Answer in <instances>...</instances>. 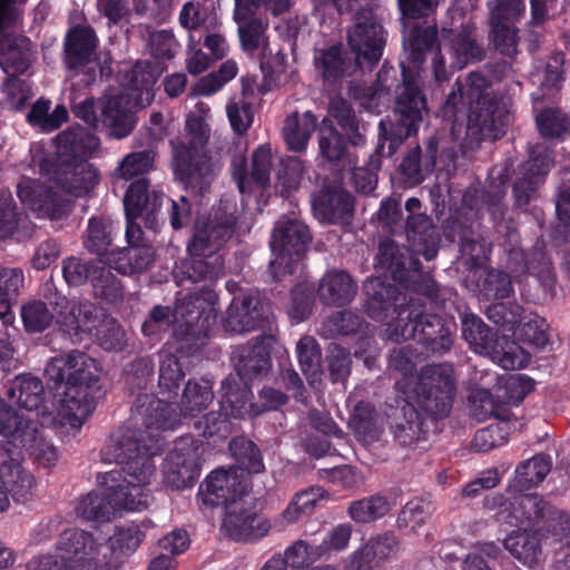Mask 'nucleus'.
<instances>
[{
	"mask_svg": "<svg viewBox=\"0 0 570 570\" xmlns=\"http://www.w3.org/2000/svg\"><path fill=\"white\" fill-rule=\"evenodd\" d=\"M236 204L222 199L207 218H199L188 244V258L181 262L180 282L204 283L186 294L179 293L175 307L155 306L141 331L154 337L174 327V336L183 344L177 348L191 353L204 344L217 317L218 296L213 284L224 275V246L230 239L236 224Z\"/></svg>",
	"mask_w": 570,
	"mask_h": 570,
	"instance_id": "obj_1",
	"label": "nucleus"
},
{
	"mask_svg": "<svg viewBox=\"0 0 570 570\" xmlns=\"http://www.w3.org/2000/svg\"><path fill=\"white\" fill-rule=\"evenodd\" d=\"M45 372L62 390L57 400L56 414L47 413L45 406L40 407L43 384L29 374L18 375L8 386L10 405L26 410L27 413L20 414L31 417L38 425L53 423L78 430L92 413L96 399L101 396L97 362L82 352L73 351L51 360Z\"/></svg>",
	"mask_w": 570,
	"mask_h": 570,
	"instance_id": "obj_2",
	"label": "nucleus"
},
{
	"mask_svg": "<svg viewBox=\"0 0 570 570\" xmlns=\"http://www.w3.org/2000/svg\"><path fill=\"white\" fill-rule=\"evenodd\" d=\"M399 2L402 13L406 18L403 47L407 55V61L401 62L403 83L399 88L394 110L397 120L382 119L379 126L380 139L390 141L389 154H393L406 138L416 134L423 114L428 111L426 99L415 75L424 61L426 52H433L432 66L435 81L443 82L449 79L442 49L433 51L436 40L435 28L421 29L409 22L410 19L433 13L439 0H399Z\"/></svg>",
	"mask_w": 570,
	"mask_h": 570,
	"instance_id": "obj_3",
	"label": "nucleus"
},
{
	"mask_svg": "<svg viewBox=\"0 0 570 570\" xmlns=\"http://www.w3.org/2000/svg\"><path fill=\"white\" fill-rule=\"evenodd\" d=\"M129 429H117L101 449V459L121 465L98 478L104 493H89L81 498L77 514L87 521L106 522L119 511H140L149 503L147 487L155 473L153 460L142 454L140 445L129 436Z\"/></svg>",
	"mask_w": 570,
	"mask_h": 570,
	"instance_id": "obj_4",
	"label": "nucleus"
},
{
	"mask_svg": "<svg viewBox=\"0 0 570 570\" xmlns=\"http://www.w3.org/2000/svg\"><path fill=\"white\" fill-rule=\"evenodd\" d=\"M405 209L410 213L405 227L410 247H401L392 240L382 242L376 256V267L383 272L384 278L371 277L364 285L367 296L366 313L374 320H383L386 312L395 307L401 294L396 285L409 289L412 287L410 282L421 276L416 256L422 255L426 261H431L438 254L440 237L436 228L429 216L415 214L421 209L420 199L409 198Z\"/></svg>",
	"mask_w": 570,
	"mask_h": 570,
	"instance_id": "obj_5",
	"label": "nucleus"
},
{
	"mask_svg": "<svg viewBox=\"0 0 570 570\" xmlns=\"http://www.w3.org/2000/svg\"><path fill=\"white\" fill-rule=\"evenodd\" d=\"M213 384L209 381H188L179 404L176 406L153 394H139L128 423L120 429H129V436L140 445L142 454L153 456L161 450L159 431L174 430L183 419L196 416L213 402Z\"/></svg>",
	"mask_w": 570,
	"mask_h": 570,
	"instance_id": "obj_6",
	"label": "nucleus"
},
{
	"mask_svg": "<svg viewBox=\"0 0 570 570\" xmlns=\"http://www.w3.org/2000/svg\"><path fill=\"white\" fill-rule=\"evenodd\" d=\"M414 395L404 407L406 422L396 431L401 444L425 439L435 420L449 415L455 394L453 368L449 364L423 367L413 389Z\"/></svg>",
	"mask_w": 570,
	"mask_h": 570,
	"instance_id": "obj_7",
	"label": "nucleus"
},
{
	"mask_svg": "<svg viewBox=\"0 0 570 570\" xmlns=\"http://www.w3.org/2000/svg\"><path fill=\"white\" fill-rule=\"evenodd\" d=\"M210 108L198 101L186 119L185 136L171 141L176 177L191 191L202 194L223 166V147H207L210 129L207 119Z\"/></svg>",
	"mask_w": 570,
	"mask_h": 570,
	"instance_id": "obj_8",
	"label": "nucleus"
},
{
	"mask_svg": "<svg viewBox=\"0 0 570 570\" xmlns=\"http://www.w3.org/2000/svg\"><path fill=\"white\" fill-rule=\"evenodd\" d=\"M161 70L151 62H137L130 71L125 92L106 97L101 101L99 122L110 137H127L136 124L135 109L149 106L154 99V86Z\"/></svg>",
	"mask_w": 570,
	"mask_h": 570,
	"instance_id": "obj_9",
	"label": "nucleus"
},
{
	"mask_svg": "<svg viewBox=\"0 0 570 570\" xmlns=\"http://www.w3.org/2000/svg\"><path fill=\"white\" fill-rule=\"evenodd\" d=\"M458 91H452L446 105L469 107L468 134L480 135L481 140H497L504 135L510 116L488 92L489 82L479 72H471L464 80H456Z\"/></svg>",
	"mask_w": 570,
	"mask_h": 570,
	"instance_id": "obj_10",
	"label": "nucleus"
},
{
	"mask_svg": "<svg viewBox=\"0 0 570 570\" xmlns=\"http://www.w3.org/2000/svg\"><path fill=\"white\" fill-rule=\"evenodd\" d=\"M396 321L389 323L385 335L391 341L414 340L433 354L442 355L453 344L455 323L436 314L426 313L421 298H411L406 306H400Z\"/></svg>",
	"mask_w": 570,
	"mask_h": 570,
	"instance_id": "obj_11",
	"label": "nucleus"
},
{
	"mask_svg": "<svg viewBox=\"0 0 570 570\" xmlns=\"http://www.w3.org/2000/svg\"><path fill=\"white\" fill-rule=\"evenodd\" d=\"M56 140L58 154L67 163L61 188L73 196L89 193L98 184L99 176L87 158L99 148V138L88 129L72 127L60 132Z\"/></svg>",
	"mask_w": 570,
	"mask_h": 570,
	"instance_id": "obj_12",
	"label": "nucleus"
},
{
	"mask_svg": "<svg viewBox=\"0 0 570 570\" xmlns=\"http://www.w3.org/2000/svg\"><path fill=\"white\" fill-rule=\"evenodd\" d=\"M68 309V315H60L59 322L70 336L82 341L88 337L107 351L121 350L125 344V332L112 317L89 302L78 303L63 299L60 303Z\"/></svg>",
	"mask_w": 570,
	"mask_h": 570,
	"instance_id": "obj_13",
	"label": "nucleus"
},
{
	"mask_svg": "<svg viewBox=\"0 0 570 570\" xmlns=\"http://www.w3.org/2000/svg\"><path fill=\"white\" fill-rule=\"evenodd\" d=\"M220 391L222 413H207L195 423V429L204 436L226 438L229 431L227 417L244 419L263 413L258 404L248 402L252 394L248 381H240L238 376L230 374L223 381Z\"/></svg>",
	"mask_w": 570,
	"mask_h": 570,
	"instance_id": "obj_14",
	"label": "nucleus"
},
{
	"mask_svg": "<svg viewBox=\"0 0 570 570\" xmlns=\"http://www.w3.org/2000/svg\"><path fill=\"white\" fill-rule=\"evenodd\" d=\"M0 435L12 448H24L40 464L49 466L58 459L56 448L43 436L31 417L13 411L10 404L0 400Z\"/></svg>",
	"mask_w": 570,
	"mask_h": 570,
	"instance_id": "obj_15",
	"label": "nucleus"
},
{
	"mask_svg": "<svg viewBox=\"0 0 570 570\" xmlns=\"http://www.w3.org/2000/svg\"><path fill=\"white\" fill-rule=\"evenodd\" d=\"M97 542L94 537L78 529H69L60 534L57 554L40 556L28 562V570H71L82 568L94 561Z\"/></svg>",
	"mask_w": 570,
	"mask_h": 570,
	"instance_id": "obj_16",
	"label": "nucleus"
},
{
	"mask_svg": "<svg viewBox=\"0 0 570 570\" xmlns=\"http://www.w3.org/2000/svg\"><path fill=\"white\" fill-rule=\"evenodd\" d=\"M355 23L348 30L347 43L355 53L358 65L366 61L371 65L376 63L385 46V35L383 27L377 21L373 11L371 0H356Z\"/></svg>",
	"mask_w": 570,
	"mask_h": 570,
	"instance_id": "obj_17",
	"label": "nucleus"
},
{
	"mask_svg": "<svg viewBox=\"0 0 570 570\" xmlns=\"http://www.w3.org/2000/svg\"><path fill=\"white\" fill-rule=\"evenodd\" d=\"M462 335L475 353L490 355L493 361L505 370L525 367L530 362V354L515 343L509 344L507 348L500 352L491 330L480 317L473 314L464 315L462 320Z\"/></svg>",
	"mask_w": 570,
	"mask_h": 570,
	"instance_id": "obj_18",
	"label": "nucleus"
},
{
	"mask_svg": "<svg viewBox=\"0 0 570 570\" xmlns=\"http://www.w3.org/2000/svg\"><path fill=\"white\" fill-rule=\"evenodd\" d=\"M312 237L308 227L297 218L282 217L274 228L271 248L274 258L271 268L274 273L283 269L292 274Z\"/></svg>",
	"mask_w": 570,
	"mask_h": 570,
	"instance_id": "obj_19",
	"label": "nucleus"
},
{
	"mask_svg": "<svg viewBox=\"0 0 570 570\" xmlns=\"http://www.w3.org/2000/svg\"><path fill=\"white\" fill-rule=\"evenodd\" d=\"M202 454L198 440L191 436L177 440L161 465L164 483L173 490L191 487L200 474Z\"/></svg>",
	"mask_w": 570,
	"mask_h": 570,
	"instance_id": "obj_20",
	"label": "nucleus"
},
{
	"mask_svg": "<svg viewBox=\"0 0 570 570\" xmlns=\"http://www.w3.org/2000/svg\"><path fill=\"white\" fill-rule=\"evenodd\" d=\"M164 196L161 191H149L146 178H138L129 185L124 198L128 243L141 238V227L136 219L141 218L147 228L155 229L157 227L156 213L161 207Z\"/></svg>",
	"mask_w": 570,
	"mask_h": 570,
	"instance_id": "obj_21",
	"label": "nucleus"
},
{
	"mask_svg": "<svg viewBox=\"0 0 570 570\" xmlns=\"http://www.w3.org/2000/svg\"><path fill=\"white\" fill-rule=\"evenodd\" d=\"M248 491V480L238 474L236 469H217L199 485L197 493L198 505L202 509H213L219 505H235Z\"/></svg>",
	"mask_w": 570,
	"mask_h": 570,
	"instance_id": "obj_22",
	"label": "nucleus"
},
{
	"mask_svg": "<svg viewBox=\"0 0 570 570\" xmlns=\"http://www.w3.org/2000/svg\"><path fill=\"white\" fill-rule=\"evenodd\" d=\"M14 2L26 0H0V66L10 76L22 73L31 61V42L26 37H11L6 29L14 20Z\"/></svg>",
	"mask_w": 570,
	"mask_h": 570,
	"instance_id": "obj_23",
	"label": "nucleus"
},
{
	"mask_svg": "<svg viewBox=\"0 0 570 570\" xmlns=\"http://www.w3.org/2000/svg\"><path fill=\"white\" fill-rule=\"evenodd\" d=\"M552 164V151L547 141L535 144L530 149V157L520 166L513 185L517 206L523 207L530 202L537 189L543 184Z\"/></svg>",
	"mask_w": 570,
	"mask_h": 570,
	"instance_id": "obj_24",
	"label": "nucleus"
},
{
	"mask_svg": "<svg viewBox=\"0 0 570 570\" xmlns=\"http://www.w3.org/2000/svg\"><path fill=\"white\" fill-rule=\"evenodd\" d=\"M62 275L71 286L85 284L91 281L97 295L115 302L122 297L120 282L106 267H94L88 262L77 257H69L62 263Z\"/></svg>",
	"mask_w": 570,
	"mask_h": 570,
	"instance_id": "obj_25",
	"label": "nucleus"
},
{
	"mask_svg": "<svg viewBox=\"0 0 570 570\" xmlns=\"http://www.w3.org/2000/svg\"><path fill=\"white\" fill-rule=\"evenodd\" d=\"M17 194L21 203L37 217L59 219L68 212L66 199L38 180L22 178L18 184Z\"/></svg>",
	"mask_w": 570,
	"mask_h": 570,
	"instance_id": "obj_26",
	"label": "nucleus"
},
{
	"mask_svg": "<svg viewBox=\"0 0 570 570\" xmlns=\"http://www.w3.org/2000/svg\"><path fill=\"white\" fill-rule=\"evenodd\" d=\"M271 529L268 520L246 508L240 501L228 505L222 522V532L235 541H254L265 537Z\"/></svg>",
	"mask_w": 570,
	"mask_h": 570,
	"instance_id": "obj_27",
	"label": "nucleus"
},
{
	"mask_svg": "<svg viewBox=\"0 0 570 570\" xmlns=\"http://www.w3.org/2000/svg\"><path fill=\"white\" fill-rule=\"evenodd\" d=\"M443 40L446 41L443 47L448 48L454 69H462L484 57V49L476 39L475 23L471 19L462 22L460 30H443Z\"/></svg>",
	"mask_w": 570,
	"mask_h": 570,
	"instance_id": "obj_28",
	"label": "nucleus"
},
{
	"mask_svg": "<svg viewBox=\"0 0 570 570\" xmlns=\"http://www.w3.org/2000/svg\"><path fill=\"white\" fill-rule=\"evenodd\" d=\"M24 448H10L0 451V481L17 501L28 498L33 488V476L21 466L20 454Z\"/></svg>",
	"mask_w": 570,
	"mask_h": 570,
	"instance_id": "obj_29",
	"label": "nucleus"
},
{
	"mask_svg": "<svg viewBox=\"0 0 570 570\" xmlns=\"http://www.w3.org/2000/svg\"><path fill=\"white\" fill-rule=\"evenodd\" d=\"M399 549L400 542L393 532L374 535L351 556L350 570H372L374 564L395 557Z\"/></svg>",
	"mask_w": 570,
	"mask_h": 570,
	"instance_id": "obj_30",
	"label": "nucleus"
},
{
	"mask_svg": "<svg viewBox=\"0 0 570 570\" xmlns=\"http://www.w3.org/2000/svg\"><path fill=\"white\" fill-rule=\"evenodd\" d=\"M264 318V303L255 293L233 298L225 321L229 332L242 333L256 328Z\"/></svg>",
	"mask_w": 570,
	"mask_h": 570,
	"instance_id": "obj_31",
	"label": "nucleus"
},
{
	"mask_svg": "<svg viewBox=\"0 0 570 570\" xmlns=\"http://www.w3.org/2000/svg\"><path fill=\"white\" fill-rule=\"evenodd\" d=\"M353 197L340 188H324L312 198L314 216L326 223H344L353 215Z\"/></svg>",
	"mask_w": 570,
	"mask_h": 570,
	"instance_id": "obj_32",
	"label": "nucleus"
},
{
	"mask_svg": "<svg viewBox=\"0 0 570 570\" xmlns=\"http://www.w3.org/2000/svg\"><path fill=\"white\" fill-rule=\"evenodd\" d=\"M272 149L269 146H259L252 159V170L245 175V158L238 157L233 160L234 177L242 194L253 191L254 187L264 188L269 183L272 168Z\"/></svg>",
	"mask_w": 570,
	"mask_h": 570,
	"instance_id": "obj_33",
	"label": "nucleus"
},
{
	"mask_svg": "<svg viewBox=\"0 0 570 570\" xmlns=\"http://www.w3.org/2000/svg\"><path fill=\"white\" fill-rule=\"evenodd\" d=\"M271 340L272 337H257L253 343L239 348L238 354L234 356V376L249 382L254 376L267 372L271 365Z\"/></svg>",
	"mask_w": 570,
	"mask_h": 570,
	"instance_id": "obj_34",
	"label": "nucleus"
},
{
	"mask_svg": "<svg viewBox=\"0 0 570 570\" xmlns=\"http://www.w3.org/2000/svg\"><path fill=\"white\" fill-rule=\"evenodd\" d=\"M357 291L356 283L345 271L327 272L318 286V296L328 305H345L350 303Z\"/></svg>",
	"mask_w": 570,
	"mask_h": 570,
	"instance_id": "obj_35",
	"label": "nucleus"
},
{
	"mask_svg": "<svg viewBox=\"0 0 570 570\" xmlns=\"http://www.w3.org/2000/svg\"><path fill=\"white\" fill-rule=\"evenodd\" d=\"M97 45L95 31L89 27H75L66 40V63L78 69L90 62Z\"/></svg>",
	"mask_w": 570,
	"mask_h": 570,
	"instance_id": "obj_36",
	"label": "nucleus"
},
{
	"mask_svg": "<svg viewBox=\"0 0 570 570\" xmlns=\"http://www.w3.org/2000/svg\"><path fill=\"white\" fill-rule=\"evenodd\" d=\"M257 11L253 8H248L244 17H238L237 4L235 3L234 19L238 24L242 48L249 55H254L257 51L265 52L267 47V23L254 17Z\"/></svg>",
	"mask_w": 570,
	"mask_h": 570,
	"instance_id": "obj_37",
	"label": "nucleus"
},
{
	"mask_svg": "<svg viewBox=\"0 0 570 570\" xmlns=\"http://www.w3.org/2000/svg\"><path fill=\"white\" fill-rule=\"evenodd\" d=\"M317 119L311 111L304 114L293 112L287 116L283 136L292 151L305 150L308 140L316 128Z\"/></svg>",
	"mask_w": 570,
	"mask_h": 570,
	"instance_id": "obj_38",
	"label": "nucleus"
},
{
	"mask_svg": "<svg viewBox=\"0 0 570 570\" xmlns=\"http://www.w3.org/2000/svg\"><path fill=\"white\" fill-rule=\"evenodd\" d=\"M145 538L146 533L142 525L131 523L116 528L114 534L109 538L110 561L119 567L136 552Z\"/></svg>",
	"mask_w": 570,
	"mask_h": 570,
	"instance_id": "obj_39",
	"label": "nucleus"
},
{
	"mask_svg": "<svg viewBox=\"0 0 570 570\" xmlns=\"http://www.w3.org/2000/svg\"><path fill=\"white\" fill-rule=\"evenodd\" d=\"M504 548L520 562L533 567L540 560V539L527 530L512 531L503 541Z\"/></svg>",
	"mask_w": 570,
	"mask_h": 570,
	"instance_id": "obj_40",
	"label": "nucleus"
},
{
	"mask_svg": "<svg viewBox=\"0 0 570 570\" xmlns=\"http://www.w3.org/2000/svg\"><path fill=\"white\" fill-rule=\"evenodd\" d=\"M308 419L312 429L321 433L323 438L317 439L315 441L312 438L305 440L306 451L314 456H322L330 450V443L327 441V438L342 439L344 432L326 413H322L314 410L309 412Z\"/></svg>",
	"mask_w": 570,
	"mask_h": 570,
	"instance_id": "obj_41",
	"label": "nucleus"
},
{
	"mask_svg": "<svg viewBox=\"0 0 570 570\" xmlns=\"http://www.w3.org/2000/svg\"><path fill=\"white\" fill-rule=\"evenodd\" d=\"M63 299L67 298L62 297L56 303V308H59L57 315H53L47 304L40 301L23 305L21 308V318L26 330L35 333L42 332L56 320L57 324L67 332L66 327L58 320L60 315H68V309L60 305Z\"/></svg>",
	"mask_w": 570,
	"mask_h": 570,
	"instance_id": "obj_42",
	"label": "nucleus"
},
{
	"mask_svg": "<svg viewBox=\"0 0 570 570\" xmlns=\"http://www.w3.org/2000/svg\"><path fill=\"white\" fill-rule=\"evenodd\" d=\"M392 509L390 500L382 494H373L348 504L347 513L356 523H371L386 514Z\"/></svg>",
	"mask_w": 570,
	"mask_h": 570,
	"instance_id": "obj_43",
	"label": "nucleus"
},
{
	"mask_svg": "<svg viewBox=\"0 0 570 570\" xmlns=\"http://www.w3.org/2000/svg\"><path fill=\"white\" fill-rule=\"evenodd\" d=\"M436 154L438 140L435 138H431L426 145L423 167L421 165V151L420 148L416 147L411 150L401 163V171L413 183H421L424 178V174L422 171L429 174L433 170L436 163Z\"/></svg>",
	"mask_w": 570,
	"mask_h": 570,
	"instance_id": "obj_44",
	"label": "nucleus"
},
{
	"mask_svg": "<svg viewBox=\"0 0 570 570\" xmlns=\"http://www.w3.org/2000/svg\"><path fill=\"white\" fill-rule=\"evenodd\" d=\"M229 450L237 463L230 469H236L238 474L261 473L264 470L259 450L250 440L242 436L235 438L229 443Z\"/></svg>",
	"mask_w": 570,
	"mask_h": 570,
	"instance_id": "obj_45",
	"label": "nucleus"
},
{
	"mask_svg": "<svg viewBox=\"0 0 570 570\" xmlns=\"http://www.w3.org/2000/svg\"><path fill=\"white\" fill-rule=\"evenodd\" d=\"M348 424L358 440L364 443L374 442L380 438L381 429L377 424V416L374 407L367 402H360L355 405Z\"/></svg>",
	"mask_w": 570,
	"mask_h": 570,
	"instance_id": "obj_46",
	"label": "nucleus"
},
{
	"mask_svg": "<svg viewBox=\"0 0 570 570\" xmlns=\"http://www.w3.org/2000/svg\"><path fill=\"white\" fill-rule=\"evenodd\" d=\"M301 370L308 383L314 386L321 381V351L312 336L302 337L296 345Z\"/></svg>",
	"mask_w": 570,
	"mask_h": 570,
	"instance_id": "obj_47",
	"label": "nucleus"
},
{
	"mask_svg": "<svg viewBox=\"0 0 570 570\" xmlns=\"http://www.w3.org/2000/svg\"><path fill=\"white\" fill-rule=\"evenodd\" d=\"M325 498L326 491L321 487H311L297 492L282 513V517L287 523H294L302 517L311 514L316 504Z\"/></svg>",
	"mask_w": 570,
	"mask_h": 570,
	"instance_id": "obj_48",
	"label": "nucleus"
},
{
	"mask_svg": "<svg viewBox=\"0 0 570 570\" xmlns=\"http://www.w3.org/2000/svg\"><path fill=\"white\" fill-rule=\"evenodd\" d=\"M512 511L508 519L510 524L534 522L544 515V504L537 494H519L510 503Z\"/></svg>",
	"mask_w": 570,
	"mask_h": 570,
	"instance_id": "obj_49",
	"label": "nucleus"
},
{
	"mask_svg": "<svg viewBox=\"0 0 570 570\" xmlns=\"http://www.w3.org/2000/svg\"><path fill=\"white\" fill-rule=\"evenodd\" d=\"M552 466L548 455L538 454L520 464L515 470V479L521 491L529 490L532 485L541 482L550 472Z\"/></svg>",
	"mask_w": 570,
	"mask_h": 570,
	"instance_id": "obj_50",
	"label": "nucleus"
},
{
	"mask_svg": "<svg viewBox=\"0 0 570 570\" xmlns=\"http://www.w3.org/2000/svg\"><path fill=\"white\" fill-rule=\"evenodd\" d=\"M184 377L181 366L176 355L168 350L163 351L159 368V393L167 399L176 396L180 381Z\"/></svg>",
	"mask_w": 570,
	"mask_h": 570,
	"instance_id": "obj_51",
	"label": "nucleus"
},
{
	"mask_svg": "<svg viewBox=\"0 0 570 570\" xmlns=\"http://www.w3.org/2000/svg\"><path fill=\"white\" fill-rule=\"evenodd\" d=\"M315 66L328 82L337 81L346 75L348 69V63L343 58V50L338 46H333L320 52L315 57Z\"/></svg>",
	"mask_w": 570,
	"mask_h": 570,
	"instance_id": "obj_52",
	"label": "nucleus"
},
{
	"mask_svg": "<svg viewBox=\"0 0 570 570\" xmlns=\"http://www.w3.org/2000/svg\"><path fill=\"white\" fill-rule=\"evenodd\" d=\"M155 154L151 150L130 153L125 156L112 173L116 179H131L148 173L154 165Z\"/></svg>",
	"mask_w": 570,
	"mask_h": 570,
	"instance_id": "obj_53",
	"label": "nucleus"
},
{
	"mask_svg": "<svg viewBox=\"0 0 570 570\" xmlns=\"http://www.w3.org/2000/svg\"><path fill=\"white\" fill-rule=\"evenodd\" d=\"M353 533V527L350 523H340L331 528L322 538L320 543H316L315 554L322 557H330L333 553H338L348 548Z\"/></svg>",
	"mask_w": 570,
	"mask_h": 570,
	"instance_id": "obj_54",
	"label": "nucleus"
},
{
	"mask_svg": "<svg viewBox=\"0 0 570 570\" xmlns=\"http://www.w3.org/2000/svg\"><path fill=\"white\" fill-rule=\"evenodd\" d=\"M111 244V224L104 218H91L83 240L85 247L99 256H105Z\"/></svg>",
	"mask_w": 570,
	"mask_h": 570,
	"instance_id": "obj_55",
	"label": "nucleus"
},
{
	"mask_svg": "<svg viewBox=\"0 0 570 570\" xmlns=\"http://www.w3.org/2000/svg\"><path fill=\"white\" fill-rule=\"evenodd\" d=\"M430 515V504L422 499H413L402 508L396 523L400 529L414 533L426 522Z\"/></svg>",
	"mask_w": 570,
	"mask_h": 570,
	"instance_id": "obj_56",
	"label": "nucleus"
},
{
	"mask_svg": "<svg viewBox=\"0 0 570 570\" xmlns=\"http://www.w3.org/2000/svg\"><path fill=\"white\" fill-rule=\"evenodd\" d=\"M305 171L304 161L299 157H288L283 161L282 169L277 174L276 189L283 196H289L297 190Z\"/></svg>",
	"mask_w": 570,
	"mask_h": 570,
	"instance_id": "obj_57",
	"label": "nucleus"
},
{
	"mask_svg": "<svg viewBox=\"0 0 570 570\" xmlns=\"http://www.w3.org/2000/svg\"><path fill=\"white\" fill-rule=\"evenodd\" d=\"M179 21L183 27L194 30H208L217 23L215 13L199 2H187L179 13Z\"/></svg>",
	"mask_w": 570,
	"mask_h": 570,
	"instance_id": "obj_58",
	"label": "nucleus"
},
{
	"mask_svg": "<svg viewBox=\"0 0 570 570\" xmlns=\"http://www.w3.org/2000/svg\"><path fill=\"white\" fill-rule=\"evenodd\" d=\"M491 38L495 50L501 55L513 57L518 52V28L512 24L491 22Z\"/></svg>",
	"mask_w": 570,
	"mask_h": 570,
	"instance_id": "obj_59",
	"label": "nucleus"
},
{
	"mask_svg": "<svg viewBox=\"0 0 570 570\" xmlns=\"http://www.w3.org/2000/svg\"><path fill=\"white\" fill-rule=\"evenodd\" d=\"M518 336L537 348H542L548 343L547 323L538 315L521 316Z\"/></svg>",
	"mask_w": 570,
	"mask_h": 570,
	"instance_id": "obj_60",
	"label": "nucleus"
},
{
	"mask_svg": "<svg viewBox=\"0 0 570 570\" xmlns=\"http://www.w3.org/2000/svg\"><path fill=\"white\" fill-rule=\"evenodd\" d=\"M315 549H317L316 539L313 542L299 540L286 549L282 561L291 569L302 570L305 566L321 558V556L314 553Z\"/></svg>",
	"mask_w": 570,
	"mask_h": 570,
	"instance_id": "obj_61",
	"label": "nucleus"
},
{
	"mask_svg": "<svg viewBox=\"0 0 570 570\" xmlns=\"http://www.w3.org/2000/svg\"><path fill=\"white\" fill-rule=\"evenodd\" d=\"M179 45L170 30H155L148 37V50L159 60H169L175 57Z\"/></svg>",
	"mask_w": 570,
	"mask_h": 570,
	"instance_id": "obj_62",
	"label": "nucleus"
},
{
	"mask_svg": "<svg viewBox=\"0 0 570 570\" xmlns=\"http://www.w3.org/2000/svg\"><path fill=\"white\" fill-rule=\"evenodd\" d=\"M489 8L491 10V22L512 26H515L525 11L523 0H495L493 3H489Z\"/></svg>",
	"mask_w": 570,
	"mask_h": 570,
	"instance_id": "obj_63",
	"label": "nucleus"
},
{
	"mask_svg": "<svg viewBox=\"0 0 570 570\" xmlns=\"http://www.w3.org/2000/svg\"><path fill=\"white\" fill-rule=\"evenodd\" d=\"M522 307L520 305L507 306L503 303H495L487 308V316L498 326L507 331H514L517 324L521 323Z\"/></svg>",
	"mask_w": 570,
	"mask_h": 570,
	"instance_id": "obj_64",
	"label": "nucleus"
}]
</instances>
